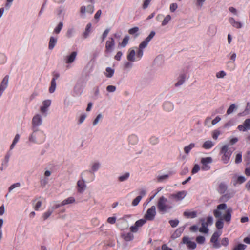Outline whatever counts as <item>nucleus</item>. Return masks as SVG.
Here are the masks:
<instances>
[{
  "label": "nucleus",
  "mask_w": 250,
  "mask_h": 250,
  "mask_svg": "<svg viewBox=\"0 0 250 250\" xmlns=\"http://www.w3.org/2000/svg\"><path fill=\"white\" fill-rule=\"evenodd\" d=\"M232 209L228 207L224 203L220 204L213 211V214L216 218L223 219L225 221L229 222L231 219Z\"/></svg>",
  "instance_id": "nucleus-1"
},
{
  "label": "nucleus",
  "mask_w": 250,
  "mask_h": 250,
  "mask_svg": "<svg viewBox=\"0 0 250 250\" xmlns=\"http://www.w3.org/2000/svg\"><path fill=\"white\" fill-rule=\"evenodd\" d=\"M32 130L28 138L30 144L40 145L45 141L46 135L43 131L40 129H32Z\"/></svg>",
  "instance_id": "nucleus-2"
},
{
  "label": "nucleus",
  "mask_w": 250,
  "mask_h": 250,
  "mask_svg": "<svg viewBox=\"0 0 250 250\" xmlns=\"http://www.w3.org/2000/svg\"><path fill=\"white\" fill-rule=\"evenodd\" d=\"M157 208L160 211L167 212L174 207L169 199L162 196L158 201Z\"/></svg>",
  "instance_id": "nucleus-3"
},
{
  "label": "nucleus",
  "mask_w": 250,
  "mask_h": 250,
  "mask_svg": "<svg viewBox=\"0 0 250 250\" xmlns=\"http://www.w3.org/2000/svg\"><path fill=\"white\" fill-rule=\"evenodd\" d=\"M143 56V54L141 55L140 54V51L138 48L131 47L127 51L126 58L128 61L134 62L140 61Z\"/></svg>",
  "instance_id": "nucleus-4"
},
{
  "label": "nucleus",
  "mask_w": 250,
  "mask_h": 250,
  "mask_svg": "<svg viewBox=\"0 0 250 250\" xmlns=\"http://www.w3.org/2000/svg\"><path fill=\"white\" fill-rule=\"evenodd\" d=\"M187 195V192L185 191H181L170 194L168 195V198L172 203L173 207H175V204L182 201Z\"/></svg>",
  "instance_id": "nucleus-5"
},
{
  "label": "nucleus",
  "mask_w": 250,
  "mask_h": 250,
  "mask_svg": "<svg viewBox=\"0 0 250 250\" xmlns=\"http://www.w3.org/2000/svg\"><path fill=\"white\" fill-rule=\"evenodd\" d=\"M232 151L229 149L228 145H224L220 151V154L221 155V161L224 164H227L229 163Z\"/></svg>",
  "instance_id": "nucleus-6"
},
{
  "label": "nucleus",
  "mask_w": 250,
  "mask_h": 250,
  "mask_svg": "<svg viewBox=\"0 0 250 250\" xmlns=\"http://www.w3.org/2000/svg\"><path fill=\"white\" fill-rule=\"evenodd\" d=\"M42 124V116L40 113L36 114L31 121L32 129H39V126Z\"/></svg>",
  "instance_id": "nucleus-7"
},
{
  "label": "nucleus",
  "mask_w": 250,
  "mask_h": 250,
  "mask_svg": "<svg viewBox=\"0 0 250 250\" xmlns=\"http://www.w3.org/2000/svg\"><path fill=\"white\" fill-rule=\"evenodd\" d=\"M51 103L52 101L50 99H45L42 101L40 107V110L42 115H46L51 106Z\"/></svg>",
  "instance_id": "nucleus-8"
},
{
  "label": "nucleus",
  "mask_w": 250,
  "mask_h": 250,
  "mask_svg": "<svg viewBox=\"0 0 250 250\" xmlns=\"http://www.w3.org/2000/svg\"><path fill=\"white\" fill-rule=\"evenodd\" d=\"M115 41L113 38H109L106 42L105 53L106 54L112 53L115 48Z\"/></svg>",
  "instance_id": "nucleus-9"
},
{
  "label": "nucleus",
  "mask_w": 250,
  "mask_h": 250,
  "mask_svg": "<svg viewBox=\"0 0 250 250\" xmlns=\"http://www.w3.org/2000/svg\"><path fill=\"white\" fill-rule=\"evenodd\" d=\"M212 162V159L210 157L202 158L201 163L202 164L201 168L202 170L207 171L210 169L209 164Z\"/></svg>",
  "instance_id": "nucleus-10"
},
{
  "label": "nucleus",
  "mask_w": 250,
  "mask_h": 250,
  "mask_svg": "<svg viewBox=\"0 0 250 250\" xmlns=\"http://www.w3.org/2000/svg\"><path fill=\"white\" fill-rule=\"evenodd\" d=\"M78 53L77 51H73L66 55L64 59L65 63L67 64L73 63L76 60Z\"/></svg>",
  "instance_id": "nucleus-11"
},
{
  "label": "nucleus",
  "mask_w": 250,
  "mask_h": 250,
  "mask_svg": "<svg viewBox=\"0 0 250 250\" xmlns=\"http://www.w3.org/2000/svg\"><path fill=\"white\" fill-rule=\"evenodd\" d=\"M156 214V207L154 206H152L150 208L148 209L146 214L145 218L147 220H152Z\"/></svg>",
  "instance_id": "nucleus-12"
},
{
  "label": "nucleus",
  "mask_w": 250,
  "mask_h": 250,
  "mask_svg": "<svg viewBox=\"0 0 250 250\" xmlns=\"http://www.w3.org/2000/svg\"><path fill=\"white\" fill-rule=\"evenodd\" d=\"M146 220L145 218L141 219L137 221L133 226L130 227V230L132 232H136L139 229L146 223Z\"/></svg>",
  "instance_id": "nucleus-13"
},
{
  "label": "nucleus",
  "mask_w": 250,
  "mask_h": 250,
  "mask_svg": "<svg viewBox=\"0 0 250 250\" xmlns=\"http://www.w3.org/2000/svg\"><path fill=\"white\" fill-rule=\"evenodd\" d=\"M93 11L94 6L93 5H89L87 7L85 6H82L80 9L81 17L82 18H85L86 12H89L90 14H92Z\"/></svg>",
  "instance_id": "nucleus-14"
},
{
  "label": "nucleus",
  "mask_w": 250,
  "mask_h": 250,
  "mask_svg": "<svg viewBox=\"0 0 250 250\" xmlns=\"http://www.w3.org/2000/svg\"><path fill=\"white\" fill-rule=\"evenodd\" d=\"M229 21L232 27L236 29H240L244 27V23L240 21L236 20L233 17L229 19Z\"/></svg>",
  "instance_id": "nucleus-15"
},
{
  "label": "nucleus",
  "mask_w": 250,
  "mask_h": 250,
  "mask_svg": "<svg viewBox=\"0 0 250 250\" xmlns=\"http://www.w3.org/2000/svg\"><path fill=\"white\" fill-rule=\"evenodd\" d=\"M221 234V232L220 231H216L213 233L211 238L210 241L213 243V247L215 248H219L220 246L218 242V239Z\"/></svg>",
  "instance_id": "nucleus-16"
},
{
  "label": "nucleus",
  "mask_w": 250,
  "mask_h": 250,
  "mask_svg": "<svg viewBox=\"0 0 250 250\" xmlns=\"http://www.w3.org/2000/svg\"><path fill=\"white\" fill-rule=\"evenodd\" d=\"M9 76H5L2 79L0 85V94H1L7 88L9 82Z\"/></svg>",
  "instance_id": "nucleus-17"
},
{
  "label": "nucleus",
  "mask_w": 250,
  "mask_h": 250,
  "mask_svg": "<svg viewBox=\"0 0 250 250\" xmlns=\"http://www.w3.org/2000/svg\"><path fill=\"white\" fill-rule=\"evenodd\" d=\"M238 129L241 131H246L250 129V119H246L243 125L238 126Z\"/></svg>",
  "instance_id": "nucleus-18"
},
{
  "label": "nucleus",
  "mask_w": 250,
  "mask_h": 250,
  "mask_svg": "<svg viewBox=\"0 0 250 250\" xmlns=\"http://www.w3.org/2000/svg\"><path fill=\"white\" fill-rule=\"evenodd\" d=\"M77 190L79 192H83L86 188V184L83 179H80L77 183Z\"/></svg>",
  "instance_id": "nucleus-19"
},
{
  "label": "nucleus",
  "mask_w": 250,
  "mask_h": 250,
  "mask_svg": "<svg viewBox=\"0 0 250 250\" xmlns=\"http://www.w3.org/2000/svg\"><path fill=\"white\" fill-rule=\"evenodd\" d=\"M183 242L187 245L188 248L191 249H194L196 247V243L190 240L189 238L188 237H184L183 239Z\"/></svg>",
  "instance_id": "nucleus-20"
},
{
  "label": "nucleus",
  "mask_w": 250,
  "mask_h": 250,
  "mask_svg": "<svg viewBox=\"0 0 250 250\" xmlns=\"http://www.w3.org/2000/svg\"><path fill=\"white\" fill-rule=\"evenodd\" d=\"M92 32V25L91 23H88L86 24L85 30L83 34V36L84 39H86L89 37L90 34Z\"/></svg>",
  "instance_id": "nucleus-21"
},
{
  "label": "nucleus",
  "mask_w": 250,
  "mask_h": 250,
  "mask_svg": "<svg viewBox=\"0 0 250 250\" xmlns=\"http://www.w3.org/2000/svg\"><path fill=\"white\" fill-rule=\"evenodd\" d=\"M58 41V38L54 36H51L49 38L48 42V49L49 50H52L56 45L57 44Z\"/></svg>",
  "instance_id": "nucleus-22"
},
{
  "label": "nucleus",
  "mask_w": 250,
  "mask_h": 250,
  "mask_svg": "<svg viewBox=\"0 0 250 250\" xmlns=\"http://www.w3.org/2000/svg\"><path fill=\"white\" fill-rule=\"evenodd\" d=\"M187 78V76L186 73L181 74L178 78L177 83H175L176 86H178L183 84Z\"/></svg>",
  "instance_id": "nucleus-23"
},
{
  "label": "nucleus",
  "mask_w": 250,
  "mask_h": 250,
  "mask_svg": "<svg viewBox=\"0 0 250 250\" xmlns=\"http://www.w3.org/2000/svg\"><path fill=\"white\" fill-rule=\"evenodd\" d=\"M164 109L167 112H170L174 109L173 104L170 102H166L163 104Z\"/></svg>",
  "instance_id": "nucleus-24"
},
{
  "label": "nucleus",
  "mask_w": 250,
  "mask_h": 250,
  "mask_svg": "<svg viewBox=\"0 0 250 250\" xmlns=\"http://www.w3.org/2000/svg\"><path fill=\"white\" fill-rule=\"evenodd\" d=\"M183 214L188 218H194L197 216V212L193 210H186Z\"/></svg>",
  "instance_id": "nucleus-25"
},
{
  "label": "nucleus",
  "mask_w": 250,
  "mask_h": 250,
  "mask_svg": "<svg viewBox=\"0 0 250 250\" xmlns=\"http://www.w3.org/2000/svg\"><path fill=\"white\" fill-rule=\"evenodd\" d=\"M215 145V143L211 140H207L203 144L202 147L205 149L211 148Z\"/></svg>",
  "instance_id": "nucleus-26"
},
{
  "label": "nucleus",
  "mask_w": 250,
  "mask_h": 250,
  "mask_svg": "<svg viewBox=\"0 0 250 250\" xmlns=\"http://www.w3.org/2000/svg\"><path fill=\"white\" fill-rule=\"evenodd\" d=\"M217 32V28L214 25L209 26L207 30V34L209 36L213 37Z\"/></svg>",
  "instance_id": "nucleus-27"
},
{
  "label": "nucleus",
  "mask_w": 250,
  "mask_h": 250,
  "mask_svg": "<svg viewBox=\"0 0 250 250\" xmlns=\"http://www.w3.org/2000/svg\"><path fill=\"white\" fill-rule=\"evenodd\" d=\"M114 72V69L107 67L104 72V74L107 78H111L113 76Z\"/></svg>",
  "instance_id": "nucleus-28"
},
{
  "label": "nucleus",
  "mask_w": 250,
  "mask_h": 250,
  "mask_svg": "<svg viewBox=\"0 0 250 250\" xmlns=\"http://www.w3.org/2000/svg\"><path fill=\"white\" fill-rule=\"evenodd\" d=\"M149 42H147L145 39L141 42V43L139 44V48L138 49L140 51V54L141 55L142 54H144V49L145 48L147 45L148 44Z\"/></svg>",
  "instance_id": "nucleus-29"
},
{
  "label": "nucleus",
  "mask_w": 250,
  "mask_h": 250,
  "mask_svg": "<svg viewBox=\"0 0 250 250\" xmlns=\"http://www.w3.org/2000/svg\"><path fill=\"white\" fill-rule=\"evenodd\" d=\"M121 236L122 238L125 241H130L133 239V235L131 232L123 233Z\"/></svg>",
  "instance_id": "nucleus-30"
},
{
  "label": "nucleus",
  "mask_w": 250,
  "mask_h": 250,
  "mask_svg": "<svg viewBox=\"0 0 250 250\" xmlns=\"http://www.w3.org/2000/svg\"><path fill=\"white\" fill-rule=\"evenodd\" d=\"M208 224L205 223L204 222H202V226L199 228V231L202 233L207 234L208 232L209 229H208Z\"/></svg>",
  "instance_id": "nucleus-31"
},
{
  "label": "nucleus",
  "mask_w": 250,
  "mask_h": 250,
  "mask_svg": "<svg viewBox=\"0 0 250 250\" xmlns=\"http://www.w3.org/2000/svg\"><path fill=\"white\" fill-rule=\"evenodd\" d=\"M234 184H242L246 181V179L243 176H235L233 177Z\"/></svg>",
  "instance_id": "nucleus-32"
},
{
  "label": "nucleus",
  "mask_w": 250,
  "mask_h": 250,
  "mask_svg": "<svg viewBox=\"0 0 250 250\" xmlns=\"http://www.w3.org/2000/svg\"><path fill=\"white\" fill-rule=\"evenodd\" d=\"M56 88V80H55V79L53 78L51 80L50 86L49 88L48 91H49V93H50V94L53 93L55 91Z\"/></svg>",
  "instance_id": "nucleus-33"
},
{
  "label": "nucleus",
  "mask_w": 250,
  "mask_h": 250,
  "mask_svg": "<svg viewBox=\"0 0 250 250\" xmlns=\"http://www.w3.org/2000/svg\"><path fill=\"white\" fill-rule=\"evenodd\" d=\"M172 19L171 16L169 14L166 15L164 18L163 20L162 21L161 25L162 26H165L167 25Z\"/></svg>",
  "instance_id": "nucleus-34"
},
{
  "label": "nucleus",
  "mask_w": 250,
  "mask_h": 250,
  "mask_svg": "<svg viewBox=\"0 0 250 250\" xmlns=\"http://www.w3.org/2000/svg\"><path fill=\"white\" fill-rule=\"evenodd\" d=\"M101 167V164L99 162H94L91 165V170L94 172L99 170Z\"/></svg>",
  "instance_id": "nucleus-35"
},
{
  "label": "nucleus",
  "mask_w": 250,
  "mask_h": 250,
  "mask_svg": "<svg viewBox=\"0 0 250 250\" xmlns=\"http://www.w3.org/2000/svg\"><path fill=\"white\" fill-rule=\"evenodd\" d=\"M128 33L136 37L139 35V28L138 27H133L128 30Z\"/></svg>",
  "instance_id": "nucleus-36"
},
{
  "label": "nucleus",
  "mask_w": 250,
  "mask_h": 250,
  "mask_svg": "<svg viewBox=\"0 0 250 250\" xmlns=\"http://www.w3.org/2000/svg\"><path fill=\"white\" fill-rule=\"evenodd\" d=\"M75 202V199L73 197H70L64 200L61 202V205H66L67 204H73Z\"/></svg>",
  "instance_id": "nucleus-37"
},
{
  "label": "nucleus",
  "mask_w": 250,
  "mask_h": 250,
  "mask_svg": "<svg viewBox=\"0 0 250 250\" xmlns=\"http://www.w3.org/2000/svg\"><path fill=\"white\" fill-rule=\"evenodd\" d=\"M138 141V137L134 134L131 135L128 137V142L131 145H135Z\"/></svg>",
  "instance_id": "nucleus-38"
},
{
  "label": "nucleus",
  "mask_w": 250,
  "mask_h": 250,
  "mask_svg": "<svg viewBox=\"0 0 250 250\" xmlns=\"http://www.w3.org/2000/svg\"><path fill=\"white\" fill-rule=\"evenodd\" d=\"M130 174L129 172H125L121 174L118 178V179L120 182H124L126 181L129 177Z\"/></svg>",
  "instance_id": "nucleus-39"
},
{
  "label": "nucleus",
  "mask_w": 250,
  "mask_h": 250,
  "mask_svg": "<svg viewBox=\"0 0 250 250\" xmlns=\"http://www.w3.org/2000/svg\"><path fill=\"white\" fill-rule=\"evenodd\" d=\"M63 23L61 21L59 22V23L56 25L55 27L53 32L56 34H58L60 33L61 30L63 28Z\"/></svg>",
  "instance_id": "nucleus-40"
},
{
  "label": "nucleus",
  "mask_w": 250,
  "mask_h": 250,
  "mask_svg": "<svg viewBox=\"0 0 250 250\" xmlns=\"http://www.w3.org/2000/svg\"><path fill=\"white\" fill-rule=\"evenodd\" d=\"M103 118V115L102 113H99L93 120L92 125L96 126Z\"/></svg>",
  "instance_id": "nucleus-41"
},
{
  "label": "nucleus",
  "mask_w": 250,
  "mask_h": 250,
  "mask_svg": "<svg viewBox=\"0 0 250 250\" xmlns=\"http://www.w3.org/2000/svg\"><path fill=\"white\" fill-rule=\"evenodd\" d=\"M87 116V114L83 113L81 114L78 118V124L79 125L82 124Z\"/></svg>",
  "instance_id": "nucleus-42"
},
{
  "label": "nucleus",
  "mask_w": 250,
  "mask_h": 250,
  "mask_svg": "<svg viewBox=\"0 0 250 250\" xmlns=\"http://www.w3.org/2000/svg\"><path fill=\"white\" fill-rule=\"evenodd\" d=\"M195 146V144L194 143H190L188 145L185 146L184 147V152L188 154L190 150L193 148Z\"/></svg>",
  "instance_id": "nucleus-43"
},
{
  "label": "nucleus",
  "mask_w": 250,
  "mask_h": 250,
  "mask_svg": "<svg viewBox=\"0 0 250 250\" xmlns=\"http://www.w3.org/2000/svg\"><path fill=\"white\" fill-rule=\"evenodd\" d=\"M207 0H196L195 5L198 9H200L203 7L204 3Z\"/></svg>",
  "instance_id": "nucleus-44"
},
{
  "label": "nucleus",
  "mask_w": 250,
  "mask_h": 250,
  "mask_svg": "<svg viewBox=\"0 0 250 250\" xmlns=\"http://www.w3.org/2000/svg\"><path fill=\"white\" fill-rule=\"evenodd\" d=\"M42 206V201L40 199H36L35 200L33 207L35 210H38Z\"/></svg>",
  "instance_id": "nucleus-45"
},
{
  "label": "nucleus",
  "mask_w": 250,
  "mask_h": 250,
  "mask_svg": "<svg viewBox=\"0 0 250 250\" xmlns=\"http://www.w3.org/2000/svg\"><path fill=\"white\" fill-rule=\"evenodd\" d=\"M129 39H130V38L128 36H125L123 38L121 43H120V46L122 47H125L127 45V44H128Z\"/></svg>",
  "instance_id": "nucleus-46"
},
{
  "label": "nucleus",
  "mask_w": 250,
  "mask_h": 250,
  "mask_svg": "<svg viewBox=\"0 0 250 250\" xmlns=\"http://www.w3.org/2000/svg\"><path fill=\"white\" fill-rule=\"evenodd\" d=\"M178 8V5L177 3H171L169 5V11L171 13L175 12Z\"/></svg>",
  "instance_id": "nucleus-47"
},
{
  "label": "nucleus",
  "mask_w": 250,
  "mask_h": 250,
  "mask_svg": "<svg viewBox=\"0 0 250 250\" xmlns=\"http://www.w3.org/2000/svg\"><path fill=\"white\" fill-rule=\"evenodd\" d=\"M221 134V131L219 129H215L212 132V137L213 139L217 140Z\"/></svg>",
  "instance_id": "nucleus-48"
},
{
  "label": "nucleus",
  "mask_w": 250,
  "mask_h": 250,
  "mask_svg": "<svg viewBox=\"0 0 250 250\" xmlns=\"http://www.w3.org/2000/svg\"><path fill=\"white\" fill-rule=\"evenodd\" d=\"M235 124L234 121L232 120H229L224 125V127L225 128L229 129L230 127L235 125Z\"/></svg>",
  "instance_id": "nucleus-49"
},
{
  "label": "nucleus",
  "mask_w": 250,
  "mask_h": 250,
  "mask_svg": "<svg viewBox=\"0 0 250 250\" xmlns=\"http://www.w3.org/2000/svg\"><path fill=\"white\" fill-rule=\"evenodd\" d=\"M21 186L20 183H16L11 185L8 188V191L9 192H12L14 189L18 188Z\"/></svg>",
  "instance_id": "nucleus-50"
},
{
  "label": "nucleus",
  "mask_w": 250,
  "mask_h": 250,
  "mask_svg": "<svg viewBox=\"0 0 250 250\" xmlns=\"http://www.w3.org/2000/svg\"><path fill=\"white\" fill-rule=\"evenodd\" d=\"M7 61L6 55L2 53H0V64H4Z\"/></svg>",
  "instance_id": "nucleus-51"
},
{
  "label": "nucleus",
  "mask_w": 250,
  "mask_h": 250,
  "mask_svg": "<svg viewBox=\"0 0 250 250\" xmlns=\"http://www.w3.org/2000/svg\"><path fill=\"white\" fill-rule=\"evenodd\" d=\"M152 0H143L142 8L143 9H146L150 5Z\"/></svg>",
  "instance_id": "nucleus-52"
},
{
  "label": "nucleus",
  "mask_w": 250,
  "mask_h": 250,
  "mask_svg": "<svg viewBox=\"0 0 250 250\" xmlns=\"http://www.w3.org/2000/svg\"><path fill=\"white\" fill-rule=\"evenodd\" d=\"M75 30L73 28L69 29L66 32V36L68 38H71L74 36Z\"/></svg>",
  "instance_id": "nucleus-53"
},
{
  "label": "nucleus",
  "mask_w": 250,
  "mask_h": 250,
  "mask_svg": "<svg viewBox=\"0 0 250 250\" xmlns=\"http://www.w3.org/2000/svg\"><path fill=\"white\" fill-rule=\"evenodd\" d=\"M53 212V209H51L50 208H49V209L43 214V218L44 219H47L51 215V214Z\"/></svg>",
  "instance_id": "nucleus-54"
},
{
  "label": "nucleus",
  "mask_w": 250,
  "mask_h": 250,
  "mask_svg": "<svg viewBox=\"0 0 250 250\" xmlns=\"http://www.w3.org/2000/svg\"><path fill=\"white\" fill-rule=\"evenodd\" d=\"M236 108L235 104H232L227 110V114L228 115L231 114L236 109Z\"/></svg>",
  "instance_id": "nucleus-55"
},
{
  "label": "nucleus",
  "mask_w": 250,
  "mask_h": 250,
  "mask_svg": "<svg viewBox=\"0 0 250 250\" xmlns=\"http://www.w3.org/2000/svg\"><path fill=\"white\" fill-rule=\"evenodd\" d=\"M196 241L199 244H203L205 242V238L203 236H198L196 238Z\"/></svg>",
  "instance_id": "nucleus-56"
},
{
  "label": "nucleus",
  "mask_w": 250,
  "mask_h": 250,
  "mask_svg": "<svg viewBox=\"0 0 250 250\" xmlns=\"http://www.w3.org/2000/svg\"><path fill=\"white\" fill-rule=\"evenodd\" d=\"M226 76V73L223 71H220L216 74V76L217 78H223Z\"/></svg>",
  "instance_id": "nucleus-57"
},
{
  "label": "nucleus",
  "mask_w": 250,
  "mask_h": 250,
  "mask_svg": "<svg viewBox=\"0 0 250 250\" xmlns=\"http://www.w3.org/2000/svg\"><path fill=\"white\" fill-rule=\"evenodd\" d=\"M142 198V196H138L135 199H134L132 203V205L134 206H137L139 203L140 202Z\"/></svg>",
  "instance_id": "nucleus-58"
},
{
  "label": "nucleus",
  "mask_w": 250,
  "mask_h": 250,
  "mask_svg": "<svg viewBox=\"0 0 250 250\" xmlns=\"http://www.w3.org/2000/svg\"><path fill=\"white\" fill-rule=\"evenodd\" d=\"M155 32L154 31H151L149 34V35L145 39L147 42H149L153 38V37L155 35Z\"/></svg>",
  "instance_id": "nucleus-59"
},
{
  "label": "nucleus",
  "mask_w": 250,
  "mask_h": 250,
  "mask_svg": "<svg viewBox=\"0 0 250 250\" xmlns=\"http://www.w3.org/2000/svg\"><path fill=\"white\" fill-rule=\"evenodd\" d=\"M102 13L101 10H98L94 15V19L96 21V22L99 21Z\"/></svg>",
  "instance_id": "nucleus-60"
},
{
  "label": "nucleus",
  "mask_w": 250,
  "mask_h": 250,
  "mask_svg": "<svg viewBox=\"0 0 250 250\" xmlns=\"http://www.w3.org/2000/svg\"><path fill=\"white\" fill-rule=\"evenodd\" d=\"M123 53L122 51H118L116 53V55L114 56V59L118 61H120L123 56Z\"/></svg>",
  "instance_id": "nucleus-61"
},
{
  "label": "nucleus",
  "mask_w": 250,
  "mask_h": 250,
  "mask_svg": "<svg viewBox=\"0 0 250 250\" xmlns=\"http://www.w3.org/2000/svg\"><path fill=\"white\" fill-rule=\"evenodd\" d=\"M246 248V246L243 244H239L237 245L233 250H244Z\"/></svg>",
  "instance_id": "nucleus-62"
},
{
  "label": "nucleus",
  "mask_w": 250,
  "mask_h": 250,
  "mask_svg": "<svg viewBox=\"0 0 250 250\" xmlns=\"http://www.w3.org/2000/svg\"><path fill=\"white\" fill-rule=\"evenodd\" d=\"M223 219H219L216 223V226L218 229H221L223 227Z\"/></svg>",
  "instance_id": "nucleus-63"
},
{
  "label": "nucleus",
  "mask_w": 250,
  "mask_h": 250,
  "mask_svg": "<svg viewBox=\"0 0 250 250\" xmlns=\"http://www.w3.org/2000/svg\"><path fill=\"white\" fill-rule=\"evenodd\" d=\"M200 169V167L198 164H195L192 170V174L197 173Z\"/></svg>",
  "instance_id": "nucleus-64"
}]
</instances>
